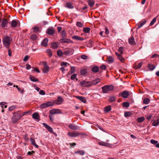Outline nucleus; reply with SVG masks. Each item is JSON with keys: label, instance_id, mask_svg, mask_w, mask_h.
<instances>
[{"label": "nucleus", "instance_id": "obj_1", "mask_svg": "<svg viewBox=\"0 0 159 159\" xmlns=\"http://www.w3.org/2000/svg\"><path fill=\"white\" fill-rule=\"evenodd\" d=\"M11 40L12 38L11 37L7 36H4L2 39V42L4 47L9 48Z\"/></svg>", "mask_w": 159, "mask_h": 159}, {"label": "nucleus", "instance_id": "obj_2", "mask_svg": "<svg viewBox=\"0 0 159 159\" xmlns=\"http://www.w3.org/2000/svg\"><path fill=\"white\" fill-rule=\"evenodd\" d=\"M21 117V111H19L14 112L12 117V122L13 123L17 122Z\"/></svg>", "mask_w": 159, "mask_h": 159}, {"label": "nucleus", "instance_id": "obj_3", "mask_svg": "<svg viewBox=\"0 0 159 159\" xmlns=\"http://www.w3.org/2000/svg\"><path fill=\"white\" fill-rule=\"evenodd\" d=\"M103 93H107L110 91H113L114 89V87L112 85H105L102 87Z\"/></svg>", "mask_w": 159, "mask_h": 159}, {"label": "nucleus", "instance_id": "obj_4", "mask_svg": "<svg viewBox=\"0 0 159 159\" xmlns=\"http://www.w3.org/2000/svg\"><path fill=\"white\" fill-rule=\"evenodd\" d=\"M80 84L83 87H89L92 85V84L91 81L83 80L80 82Z\"/></svg>", "mask_w": 159, "mask_h": 159}, {"label": "nucleus", "instance_id": "obj_5", "mask_svg": "<svg viewBox=\"0 0 159 159\" xmlns=\"http://www.w3.org/2000/svg\"><path fill=\"white\" fill-rule=\"evenodd\" d=\"M74 52V50L70 48L65 50L64 51V53L66 56L72 55Z\"/></svg>", "mask_w": 159, "mask_h": 159}, {"label": "nucleus", "instance_id": "obj_6", "mask_svg": "<svg viewBox=\"0 0 159 159\" xmlns=\"http://www.w3.org/2000/svg\"><path fill=\"white\" fill-rule=\"evenodd\" d=\"M60 43H73V42L70 39L67 38H63L61 39L60 40Z\"/></svg>", "mask_w": 159, "mask_h": 159}, {"label": "nucleus", "instance_id": "obj_7", "mask_svg": "<svg viewBox=\"0 0 159 159\" xmlns=\"http://www.w3.org/2000/svg\"><path fill=\"white\" fill-rule=\"evenodd\" d=\"M11 25L12 27L20 26V22L17 20H13L11 22Z\"/></svg>", "mask_w": 159, "mask_h": 159}, {"label": "nucleus", "instance_id": "obj_8", "mask_svg": "<svg viewBox=\"0 0 159 159\" xmlns=\"http://www.w3.org/2000/svg\"><path fill=\"white\" fill-rule=\"evenodd\" d=\"M63 101V98L61 96H59L57 100L54 101V104L59 105L61 104Z\"/></svg>", "mask_w": 159, "mask_h": 159}, {"label": "nucleus", "instance_id": "obj_9", "mask_svg": "<svg viewBox=\"0 0 159 159\" xmlns=\"http://www.w3.org/2000/svg\"><path fill=\"white\" fill-rule=\"evenodd\" d=\"M65 7H66L70 9H72L74 7L73 5V3L70 2H66L65 5Z\"/></svg>", "mask_w": 159, "mask_h": 159}, {"label": "nucleus", "instance_id": "obj_10", "mask_svg": "<svg viewBox=\"0 0 159 159\" xmlns=\"http://www.w3.org/2000/svg\"><path fill=\"white\" fill-rule=\"evenodd\" d=\"M8 23V21L5 19L4 18L2 21L0 25L3 28L5 29V27L7 26Z\"/></svg>", "mask_w": 159, "mask_h": 159}, {"label": "nucleus", "instance_id": "obj_11", "mask_svg": "<svg viewBox=\"0 0 159 159\" xmlns=\"http://www.w3.org/2000/svg\"><path fill=\"white\" fill-rule=\"evenodd\" d=\"M119 95L124 98H126L129 96V93L127 91H124L119 94Z\"/></svg>", "mask_w": 159, "mask_h": 159}, {"label": "nucleus", "instance_id": "obj_12", "mask_svg": "<svg viewBox=\"0 0 159 159\" xmlns=\"http://www.w3.org/2000/svg\"><path fill=\"white\" fill-rule=\"evenodd\" d=\"M79 134L78 132L75 131H74L72 132H68L67 134V135L70 137H77Z\"/></svg>", "mask_w": 159, "mask_h": 159}, {"label": "nucleus", "instance_id": "obj_13", "mask_svg": "<svg viewBox=\"0 0 159 159\" xmlns=\"http://www.w3.org/2000/svg\"><path fill=\"white\" fill-rule=\"evenodd\" d=\"M61 113V111L58 109H53L50 111V113L52 114H58Z\"/></svg>", "mask_w": 159, "mask_h": 159}, {"label": "nucleus", "instance_id": "obj_14", "mask_svg": "<svg viewBox=\"0 0 159 159\" xmlns=\"http://www.w3.org/2000/svg\"><path fill=\"white\" fill-rule=\"evenodd\" d=\"M43 125L49 132L51 133H52L53 132L52 128L47 124L43 123Z\"/></svg>", "mask_w": 159, "mask_h": 159}, {"label": "nucleus", "instance_id": "obj_15", "mask_svg": "<svg viewBox=\"0 0 159 159\" xmlns=\"http://www.w3.org/2000/svg\"><path fill=\"white\" fill-rule=\"evenodd\" d=\"M75 97L84 103H86V100L85 98L82 96H75Z\"/></svg>", "mask_w": 159, "mask_h": 159}, {"label": "nucleus", "instance_id": "obj_16", "mask_svg": "<svg viewBox=\"0 0 159 159\" xmlns=\"http://www.w3.org/2000/svg\"><path fill=\"white\" fill-rule=\"evenodd\" d=\"M48 39L45 38L41 42V44L42 46H43V47H46L48 45Z\"/></svg>", "mask_w": 159, "mask_h": 159}, {"label": "nucleus", "instance_id": "obj_17", "mask_svg": "<svg viewBox=\"0 0 159 159\" xmlns=\"http://www.w3.org/2000/svg\"><path fill=\"white\" fill-rule=\"evenodd\" d=\"M69 127L73 130H77L78 129V127L74 124H70L69 125Z\"/></svg>", "mask_w": 159, "mask_h": 159}, {"label": "nucleus", "instance_id": "obj_18", "mask_svg": "<svg viewBox=\"0 0 159 159\" xmlns=\"http://www.w3.org/2000/svg\"><path fill=\"white\" fill-rule=\"evenodd\" d=\"M55 31L53 29L49 28L48 29L46 33L50 35H52L54 33Z\"/></svg>", "mask_w": 159, "mask_h": 159}, {"label": "nucleus", "instance_id": "obj_19", "mask_svg": "<svg viewBox=\"0 0 159 159\" xmlns=\"http://www.w3.org/2000/svg\"><path fill=\"white\" fill-rule=\"evenodd\" d=\"M32 118L35 120H39V116L38 113L35 112L32 115Z\"/></svg>", "mask_w": 159, "mask_h": 159}, {"label": "nucleus", "instance_id": "obj_20", "mask_svg": "<svg viewBox=\"0 0 159 159\" xmlns=\"http://www.w3.org/2000/svg\"><path fill=\"white\" fill-rule=\"evenodd\" d=\"M72 38L73 39L77 40L83 41L84 40V39L83 38H81L77 35L73 36L72 37Z\"/></svg>", "mask_w": 159, "mask_h": 159}, {"label": "nucleus", "instance_id": "obj_21", "mask_svg": "<svg viewBox=\"0 0 159 159\" xmlns=\"http://www.w3.org/2000/svg\"><path fill=\"white\" fill-rule=\"evenodd\" d=\"M159 124V119L158 118L157 120H153L152 125L153 126H157Z\"/></svg>", "mask_w": 159, "mask_h": 159}, {"label": "nucleus", "instance_id": "obj_22", "mask_svg": "<svg viewBox=\"0 0 159 159\" xmlns=\"http://www.w3.org/2000/svg\"><path fill=\"white\" fill-rule=\"evenodd\" d=\"M148 67L150 70L152 71L155 69V66L152 64L149 63L148 65Z\"/></svg>", "mask_w": 159, "mask_h": 159}, {"label": "nucleus", "instance_id": "obj_23", "mask_svg": "<svg viewBox=\"0 0 159 159\" xmlns=\"http://www.w3.org/2000/svg\"><path fill=\"white\" fill-rule=\"evenodd\" d=\"M100 81V79L99 78H97L96 79L93 80L91 82L92 84V85H95Z\"/></svg>", "mask_w": 159, "mask_h": 159}, {"label": "nucleus", "instance_id": "obj_24", "mask_svg": "<svg viewBox=\"0 0 159 159\" xmlns=\"http://www.w3.org/2000/svg\"><path fill=\"white\" fill-rule=\"evenodd\" d=\"M129 44L131 45L135 44L134 39L133 37H132L129 39Z\"/></svg>", "mask_w": 159, "mask_h": 159}, {"label": "nucleus", "instance_id": "obj_25", "mask_svg": "<svg viewBox=\"0 0 159 159\" xmlns=\"http://www.w3.org/2000/svg\"><path fill=\"white\" fill-rule=\"evenodd\" d=\"M30 141L32 144L36 148H38V146L35 143V141L34 139L30 138Z\"/></svg>", "mask_w": 159, "mask_h": 159}, {"label": "nucleus", "instance_id": "obj_26", "mask_svg": "<svg viewBox=\"0 0 159 159\" xmlns=\"http://www.w3.org/2000/svg\"><path fill=\"white\" fill-rule=\"evenodd\" d=\"M49 66L47 65H45L44 66L43 68V72L44 73H47L48 71Z\"/></svg>", "mask_w": 159, "mask_h": 159}, {"label": "nucleus", "instance_id": "obj_27", "mask_svg": "<svg viewBox=\"0 0 159 159\" xmlns=\"http://www.w3.org/2000/svg\"><path fill=\"white\" fill-rule=\"evenodd\" d=\"M146 22V20H144L142 21V22H141L138 25V26L137 28V29H139L141 27H142L144 25Z\"/></svg>", "mask_w": 159, "mask_h": 159}, {"label": "nucleus", "instance_id": "obj_28", "mask_svg": "<svg viewBox=\"0 0 159 159\" xmlns=\"http://www.w3.org/2000/svg\"><path fill=\"white\" fill-rule=\"evenodd\" d=\"M107 61L109 64H111L113 62L114 59L112 57L109 56L107 57Z\"/></svg>", "mask_w": 159, "mask_h": 159}, {"label": "nucleus", "instance_id": "obj_29", "mask_svg": "<svg viewBox=\"0 0 159 159\" xmlns=\"http://www.w3.org/2000/svg\"><path fill=\"white\" fill-rule=\"evenodd\" d=\"M99 70V67L97 66H94L92 68V70L94 73L98 72Z\"/></svg>", "mask_w": 159, "mask_h": 159}, {"label": "nucleus", "instance_id": "obj_30", "mask_svg": "<svg viewBox=\"0 0 159 159\" xmlns=\"http://www.w3.org/2000/svg\"><path fill=\"white\" fill-rule=\"evenodd\" d=\"M30 80L33 82H38L39 81V80L35 77L34 76H30Z\"/></svg>", "mask_w": 159, "mask_h": 159}, {"label": "nucleus", "instance_id": "obj_31", "mask_svg": "<svg viewBox=\"0 0 159 159\" xmlns=\"http://www.w3.org/2000/svg\"><path fill=\"white\" fill-rule=\"evenodd\" d=\"M57 54L59 57H61L64 53L61 50H59L57 51Z\"/></svg>", "mask_w": 159, "mask_h": 159}, {"label": "nucleus", "instance_id": "obj_32", "mask_svg": "<svg viewBox=\"0 0 159 159\" xmlns=\"http://www.w3.org/2000/svg\"><path fill=\"white\" fill-rule=\"evenodd\" d=\"M75 154H79L80 155H83L85 154V152L84 150L78 151L75 152Z\"/></svg>", "mask_w": 159, "mask_h": 159}, {"label": "nucleus", "instance_id": "obj_33", "mask_svg": "<svg viewBox=\"0 0 159 159\" xmlns=\"http://www.w3.org/2000/svg\"><path fill=\"white\" fill-rule=\"evenodd\" d=\"M111 107L110 106H108L105 107L104 111L106 112H107L111 111Z\"/></svg>", "mask_w": 159, "mask_h": 159}, {"label": "nucleus", "instance_id": "obj_34", "mask_svg": "<svg viewBox=\"0 0 159 159\" xmlns=\"http://www.w3.org/2000/svg\"><path fill=\"white\" fill-rule=\"evenodd\" d=\"M88 3L90 7H92L93 6L94 4V1L93 0H89L88 1Z\"/></svg>", "mask_w": 159, "mask_h": 159}, {"label": "nucleus", "instance_id": "obj_35", "mask_svg": "<svg viewBox=\"0 0 159 159\" xmlns=\"http://www.w3.org/2000/svg\"><path fill=\"white\" fill-rule=\"evenodd\" d=\"M142 62H139L137 65L135 66L134 68L135 69H140L142 66Z\"/></svg>", "mask_w": 159, "mask_h": 159}, {"label": "nucleus", "instance_id": "obj_36", "mask_svg": "<svg viewBox=\"0 0 159 159\" xmlns=\"http://www.w3.org/2000/svg\"><path fill=\"white\" fill-rule=\"evenodd\" d=\"M150 100L148 98H145L143 99V103L145 104H147L149 103Z\"/></svg>", "mask_w": 159, "mask_h": 159}, {"label": "nucleus", "instance_id": "obj_37", "mask_svg": "<svg viewBox=\"0 0 159 159\" xmlns=\"http://www.w3.org/2000/svg\"><path fill=\"white\" fill-rule=\"evenodd\" d=\"M132 114L131 112H125L124 113V116L125 117L130 116Z\"/></svg>", "mask_w": 159, "mask_h": 159}, {"label": "nucleus", "instance_id": "obj_38", "mask_svg": "<svg viewBox=\"0 0 159 159\" xmlns=\"http://www.w3.org/2000/svg\"><path fill=\"white\" fill-rule=\"evenodd\" d=\"M51 46L52 48L56 49V48H57L58 47V45L57 43H52Z\"/></svg>", "mask_w": 159, "mask_h": 159}, {"label": "nucleus", "instance_id": "obj_39", "mask_svg": "<svg viewBox=\"0 0 159 159\" xmlns=\"http://www.w3.org/2000/svg\"><path fill=\"white\" fill-rule=\"evenodd\" d=\"M61 37L62 38H66L67 37L66 33L65 30H64L62 31L61 33Z\"/></svg>", "mask_w": 159, "mask_h": 159}, {"label": "nucleus", "instance_id": "obj_40", "mask_svg": "<svg viewBox=\"0 0 159 159\" xmlns=\"http://www.w3.org/2000/svg\"><path fill=\"white\" fill-rule=\"evenodd\" d=\"M145 119L144 117H140L137 118V121L139 123H141Z\"/></svg>", "mask_w": 159, "mask_h": 159}, {"label": "nucleus", "instance_id": "obj_41", "mask_svg": "<svg viewBox=\"0 0 159 159\" xmlns=\"http://www.w3.org/2000/svg\"><path fill=\"white\" fill-rule=\"evenodd\" d=\"M47 53L49 57H51L52 56V52L51 49H48L47 50Z\"/></svg>", "mask_w": 159, "mask_h": 159}, {"label": "nucleus", "instance_id": "obj_42", "mask_svg": "<svg viewBox=\"0 0 159 159\" xmlns=\"http://www.w3.org/2000/svg\"><path fill=\"white\" fill-rule=\"evenodd\" d=\"M87 73V70L85 69H83L81 70V73L82 75H85Z\"/></svg>", "mask_w": 159, "mask_h": 159}, {"label": "nucleus", "instance_id": "obj_43", "mask_svg": "<svg viewBox=\"0 0 159 159\" xmlns=\"http://www.w3.org/2000/svg\"><path fill=\"white\" fill-rule=\"evenodd\" d=\"M116 99L115 97L114 96L111 97L109 98V101L111 102H113L115 101Z\"/></svg>", "mask_w": 159, "mask_h": 159}, {"label": "nucleus", "instance_id": "obj_44", "mask_svg": "<svg viewBox=\"0 0 159 159\" xmlns=\"http://www.w3.org/2000/svg\"><path fill=\"white\" fill-rule=\"evenodd\" d=\"M123 49H124L123 47H120L119 48L118 51L121 54H122L124 52Z\"/></svg>", "mask_w": 159, "mask_h": 159}, {"label": "nucleus", "instance_id": "obj_45", "mask_svg": "<svg viewBox=\"0 0 159 159\" xmlns=\"http://www.w3.org/2000/svg\"><path fill=\"white\" fill-rule=\"evenodd\" d=\"M150 142L152 144L154 145L155 146V145L157 144L158 143L157 141L154 140L153 139L151 140Z\"/></svg>", "mask_w": 159, "mask_h": 159}, {"label": "nucleus", "instance_id": "obj_46", "mask_svg": "<svg viewBox=\"0 0 159 159\" xmlns=\"http://www.w3.org/2000/svg\"><path fill=\"white\" fill-rule=\"evenodd\" d=\"M90 28L88 27L84 28L83 29L84 32L85 33H88L90 31Z\"/></svg>", "mask_w": 159, "mask_h": 159}, {"label": "nucleus", "instance_id": "obj_47", "mask_svg": "<svg viewBox=\"0 0 159 159\" xmlns=\"http://www.w3.org/2000/svg\"><path fill=\"white\" fill-rule=\"evenodd\" d=\"M156 18H154L151 21L150 24V25L152 26L153 24L155 23V22H156Z\"/></svg>", "mask_w": 159, "mask_h": 159}, {"label": "nucleus", "instance_id": "obj_48", "mask_svg": "<svg viewBox=\"0 0 159 159\" xmlns=\"http://www.w3.org/2000/svg\"><path fill=\"white\" fill-rule=\"evenodd\" d=\"M76 25L78 27H82L83 26V24L81 22L78 21L76 22Z\"/></svg>", "mask_w": 159, "mask_h": 159}, {"label": "nucleus", "instance_id": "obj_49", "mask_svg": "<svg viewBox=\"0 0 159 159\" xmlns=\"http://www.w3.org/2000/svg\"><path fill=\"white\" fill-rule=\"evenodd\" d=\"M47 103L48 107L50 106H52L54 104V101L53 102H48Z\"/></svg>", "mask_w": 159, "mask_h": 159}, {"label": "nucleus", "instance_id": "obj_50", "mask_svg": "<svg viewBox=\"0 0 159 159\" xmlns=\"http://www.w3.org/2000/svg\"><path fill=\"white\" fill-rule=\"evenodd\" d=\"M47 103L48 107L50 106H52L54 104V101L53 102H48Z\"/></svg>", "mask_w": 159, "mask_h": 159}, {"label": "nucleus", "instance_id": "obj_51", "mask_svg": "<svg viewBox=\"0 0 159 159\" xmlns=\"http://www.w3.org/2000/svg\"><path fill=\"white\" fill-rule=\"evenodd\" d=\"M37 38V36L35 34L32 35L31 36V39L34 40H36Z\"/></svg>", "mask_w": 159, "mask_h": 159}, {"label": "nucleus", "instance_id": "obj_52", "mask_svg": "<svg viewBox=\"0 0 159 159\" xmlns=\"http://www.w3.org/2000/svg\"><path fill=\"white\" fill-rule=\"evenodd\" d=\"M118 58L122 62H124L125 61V59L121 55Z\"/></svg>", "mask_w": 159, "mask_h": 159}, {"label": "nucleus", "instance_id": "obj_53", "mask_svg": "<svg viewBox=\"0 0 159 159\" xmlns=\"http://www.w3.org/2000/svg\"><path fill=\"white\" fill-rule=\"evenodd\" d=\"M76 77L77 75L76 74H74L71 76L70 79L71 80H74L76 79Z\"/></svg>", "mask_w": 159, "mask_h": 159}, {"label": "nucleus", "instance_id": "obj_54", "mask_svg": "<svg viewBox=\"0 0 159 159\" xmlns=\"http://www.w3.org/2000/svg\"><path fill=\"white\" fill-rule=\"evenodd\" d=\"M123 106L126 107H128L129 106V104L128 102H124L123 103Z\"/></svg>", "mask_w": 159, "mask_h": 159}, {"label": "nucleus", "instance_id": "obj_55", "mask_svg": "<svg viewBox=\"0 0 159 159\" xmlns=\"http://www.w3.org/2000/svg\"><path fill=\"white\" fill-rule=\"evenodd\" d=\"M98 144L100 145H102L103 146H106L107 144L105 142H99L98 143Z\"/></svg>", "mask_w": 159, "mask_h": 159}, {"label": "nucleus", "instance_id": "obj_56", "mask_svg": "<svg viewBox=\"0 0 159 159\" xmlns=\"http://www.w3.org/2000/svg\"><path fill=\"white\" fill-rule=\"evenodd\" d=\"M75 67L73 66L71 67V69H70V71H71V73L72 74L74 73L75 71Z\"/></svg>", "mask_w": 159, "mask_h": 159}, {"label": "nucleus", "instance_id": "obj_57", "mask_svg": "<svg viewBox=\"0 0 159 159\" xmlns=\"http://www.w3.org/2000/svg\"><path fill=\"white\" fill-rule=\"evenodd\" d=\"M80 58L82 59L85 60L88 58V56L85 55H82Z\"/></svg>", "mask_w": 159, "mask_h": 159}, {"label": "nucleus", "instance_id": "obj_58", "mask_svg": "<svg viewBox=\"0 0 159 159\" xmlns=\"http://www.w3.org/2000/svg\"><path fill=\"white\" fill-rule=\"evenodd\" d=\"M33 30L36 32L39 31V28L38 27L35 26L33 28Z\"/></svg>", "mask_w": 159, "mask_h": 159}, {"label": "nucleus", "instance_id": "obj_59", "mask_svg": "<svg viewBox=\"0 0 159 159\" xmlns=\"http://www.w3.org/2000/svg\"><path fill=\"white\" fill-rule=\"evenodd\" d=\"M40 107L41 108H47V107L46 106V105L45 103L42 104L41 105Z\"/></svg>", "mask_w": 159, "mask_h": 159}, {"label": "nucleus", "instance_id": "obj_60", "mask_svg": "<svg viewBox=\"0 0 159 159\" xmlns=\"http://www.w3.org/2000/svg\"><path fill=\"white\" fill-rule=\"evenodd\" d=\"M15 107L14 106H11L9 107V111H12L15 109Z\"/></svg>", "mask_w": 159, "mask_h": 159}, {"label": "nucleus", "instance_id": "obj_61", "mask_svg": "<svg viewBox=\"0 0 159 159\" xmlns=\"http://www.w3.org/2000/svg\"><path fill=\"white\" fill-rule=\"evenodd\" d=\"M100 68L102 70H105L106 68V65H102L100 66Z\"/></svg>", "mask_w": 159, "mask_h": 159}, {"label": "nucleus", "instance_id": "obj_62", "mask_svg": "<svg viewBox=\"0 0 159 159\" xmlns=\"http://www.w3.org/2000/svg\"><path fill=\"white\" fill-rule=\"evenodd\" d=\"M34 152H35L33 151H32L31 152L29 151L28 152L27 154L29 155H31L33 154H34Z\"/></svg>", "mask_w": 159, "mask_h": 159}, {"label": "nucleus", "instance_id": "obj_63", "mask_svg": "<svg viewBox=\"0 0 159 159\" xmlns=\"http://www.w3.org/2000/svg\"><path fill=\"white\" fill-rule=\"evenodd\" d=\"M39 93L42 95H44L45 94V92L43 90H40L39 92Z\"/></svg>", "mask_w": 159, "mask_h": 159}, {"label": "nucleus", "instance_id": "obj_64", "mask_svg": "<svg viewBox=\"0 0 159 159\" xmlns=\"http://www.w3.org/2000/svg\"><path fill=\"white\" fill-rule=\"evenodd\" d=\"M29 58V57H28V56L27 55L25 56V57H24V58L23 59V61H27L28 60V59Z\"/></svg>", "mask_w": 159, "mask_h": 159}]
</instances>
